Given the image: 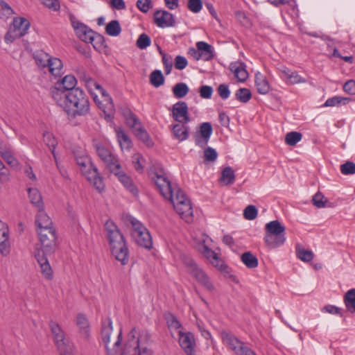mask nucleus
I'll list each match as a JSON object with an SVG mask.
<instances>
[{"label": "nucleus", "instance_id": "obj_7", "mask_svg": "<svg viewBox=\"0 0 355 355\" xmlns=\"http://www.w3.org/2000/svg\"><path fill=\"white\" fill-rule=\"evenodd\" d=\"M112 322L110 317L102 320L101 336L105 345L107 355H118L121 350L122 332L121 329L117 335L116 340L110 343V336L112 332Z\"/></svg>", "mask_w": 355, "mask_h": 355}, {"label": "nucleus", "instance_id": "obj_47", "mask_svg": "<svg viewBox=\"0 0 355 355\" xmlns=\"http://www.w3.org/2000/svg\"><path fill=\"white\" fill-rule=\"evenodd\" d=\"M302 138V135L298 132H291L286 135L285 141L289 146H295Z\"/></svg>", "mask_w": 355, "mask_h": 355}, {"label": "nucleus", "instance_id": "obj_61", "mask_svg": "<svg viewBox=\"0 0 355 355\" xmlns=\"http://www.w3.org/2000/svg\"><path fill=\"white\" fill-rule=\"evenodd\" d=\"M188 64L187 59L182 55H177L175 58L174 66L176 69L182 70Z\"/></svg>", "mask_w": 355, "mask_h": 355}, {"label": "nucleus", "instance_id": "obj_2", "mask_svg": "<svg viewBox=\"0 0 355 355\" xmlns=\"http://www.w3.org/2000/svg\"><path fill=\"white\" fill-rule=\"evenodd\" d=\"M40 243V248H36L35 258L36 259L40 272L47 280L53 278V272L49 262L48 256L53 254L57 248V234L55 229H43L37 230Z\"/></svg>", "mask_w": 355, "mask_h": 355}, {"label": "nucleus", "instance_id": "obj_54", "mask_svg": "<svg viewBox=\"0 0 355 355\" xmlns=\"http://www.w3.org/2000/svg\"><path fill=\"white\" fill-rule=\"evenodd\" d=\"M340 171L344 175H352L355 173V163L347 161L340 166Z\"/></svg>", "mask_w": 355, "mask_h": 355}, {"label": "nucleus", "instance_id": "obj_57", "mask_svg": "<svg viewBox=\"0 0 355 355\" xmlns=\"http://www.w3.org/2000/svg\"><path fill=\"white\" fill-rule=\"evenodd\" d=\"M187 7L191 12L194 13L199 12L202 7L201 0H189Z\"/></svg>", "mask_w": 355, "mask_h": 355}, {"label": "nucleus", "instance_id": "obj_38", "mask_svg": "<svg viewBox=\"0 0 355 355\" xmlns=\"http://www.w3.org/2000/svg\"><path fill=\"white\" fill-rule=\"evenodd\" d=\"M172 91L175 98H182L188 94L189 89L186 83H179L173 87Z\"/></svg>", "mask_w": 355, "mask_h": 355}, {"label": "nucleus", "instance_id": "obj_16", "mask_svg": "<svg viewBox=\"0 0 355 355\" xmlns=\"http://www.w3.org/2000/svg\"><path fill=\"white\" fill-rule=\"evenodd\" d=\"M213 128L211 123L204 122L200 124L199 131L194 135V140L196 145L200 148L205 147L211 137Z\"/></svg>", "mask_w": 355, "mask_h": 355}, {"label": "nucleus", "instance_id": "obj_27", "mask_svg": "<svg viewBox=\"0 0 355 355\" xmlns=\"http://www.w3.org/2000/svg\"><path fill=\"white\" fill-rule=\"evenodd\" d=\"M255 85L257 92L261 94H266L270 90V85L266 76L260 72L255 73Z\"/></svg>", "mask_w": 355, "mask_h": 355}, {"label": "nucleus", "instance_id": "obj_6", "mask_svg": "<svg viewBox=\"0 0 355 355\" xmlns=\"http://www.w3.org/2000/svg\"><path fill=\"white\" fill-rule=\"evenodd\" d=\"M285 227L277 220H272L265 225L264 241L270 248L282 245L285 241Z\"/></svg>", "mask_w": 355, "mask_h": 355}, {"label": "nucleus", "instance_id": "obj_10", "mask_svg": "<svg viewBox=\"0 0 355 355\" xmlns=\"http://www.w3.org/2000/svg\"><path fill=\"white\" fill-rule=\"evenodd\" d=\"M49 328L53 335L55 345L60 352L71 353L73 350V345L66 337L60 325L54 320H50Z\"/></svg>", "mask_w": 355, "mask_h": 355}, {"label": "nucleus", "instance_id": "obj_28", "mask_svg": "<svg viewBox=\"0 0 355 355\" xmlns=\"http://www.w3.org/2000/svg\"><path fill=\"white\" fill-rule=\"evenodd\" d=\"M43 138H44V142L50 149V150L53 156L54 160L55 162V164H56L58 168H59V165H58V159H57V155H56L55 151V147L58 144L57 140L55 139V138L54 137L53 134H51L49 132H44Z\"/></svg>", "mask_w": 355, "mask_h": 355}, {"label": "nucleus", "instance_id": "obj_22", "mask_svg": "<svg viewBox=\"0 0 355 355\" xmlns=\"http://www.w3.org/2000/svg\"><path fill=\"white\" fill-rule=\"evenodd\" d=\"M47 67L49 71L55 78H61L64 74L62 62L58 58L51 57Z\"/></svg>", "mask_w": 355, "mask_h": 355}, {"label": "nucleus", "instance_id": "obj_36", "mask_svg": "<svg viewBox=\"0 0 355 355\" xmlns=\"http://www.w3.org/2000/svg\"><path fill=\"white\" fill-rule=\"evenodd\" d=\"M121 32V27L118 20H112L106 26L105 33L110 36H118L120 35Z\"/></svg>", "mask_w": 355, "mask_h": 355}, {"label": "nucleus", "instance_id": "obj_9", "mask_svg": "<svg viewBox=\"0 0 355 355\" xmlns=\"http://www.w3.org/2000/svg\"><path fill=\"white\" fill-rule=\"evenodd\" d=\"M129 221L132 225V236L139 246L150 250L153 248L151 235L147 228L137 219L130 216Z\"/></svg>", "mask_w": 355, "mask_h": 355}, {"label": "nucleus", "instance_id": "obj_34", "mask_svg": "<svg viewBox=\"0 0 355 355\" xmlns=\"http://www.w3.org/2000/svg\"><path fill=\"white\" fill-rule=\"evenodd\" d=\"M117 140L121 149L130 150L132 148V141L128 135L121 128L116 130Z\"/></svg>", "mask_w": 355, "mask_h": 355}, {"label": "nucleus", "instance_id": "obj_49", "mask_svg": "<svg viewBox=\"0 0 355 355\" xmlns=\"http://www.w3.org/2000/svg\"><path fill=\"white\" fill-rule=\"evenodd\" d=\"M151 44L150 37L146 33L141 34L136 42L137 46L140 49H145Z\"/></svg>", "mask_w": 355, "mask_h": 355}, {"label": "nucleus", "instance_id": "obj_51", "mask_svg": "<svg viewBox=\"0 0 355 355\" xmlns=\"http://www.w3.org/2000/svg\"><path fill=\"white\" fill-rule=\"evenodd\" d=\"M162 56V63L164 67L165 72L168 75L171 73L173 67L172 57L169 54L161 52Z\"/></svg>", "mask_w": 355, "mask_h": 355}, {"label": "nucleus", "instance_id": "obj_31", "mask_svg": "<svg viewBox=\"0 0 355 355\" xmlns=\"http://www.w3.org/2000/svg\"><path fill=\"white\" fill-rule=\"evenodd\" d=\"M28 193L31 204L35 205L38 209L44 208L42 196L37 189L29 188Z\"/></svg>", "mask_w": 355, "mask_h": 355}, {"label": "nucleus", "instance_id": "obj_24", "mask_svg": "<svg viewBox=\"0 0 355 355\" xmlns=\"http://www.w3.org/2000/svg\"><path fill=\"white\" fill-rule=\"evenodd\" d=\"M174 137L180 141L187 140L189 135V128L186 124L176 123L172 126Z\"/></svg>", "mask_w": 355, "mask_h": 355}, {"label": "nucleus", "instance_id": "obj_19", "mask_svg": "<svg viewBox=\"0 0 355 355\" xmlns=\"http://www.w3.org/2000/svg\"><path fill=\"white\" fill-rule=\"evenodd\" d=\"M9 230L8 225L0 220V252L6 256L10 252Z\"/></svg>", "mask_w": 355, "mask_h": 355}, {"label": "nucleus", "instance_id": "obj_26", "mask_svg": "<svg viewBox=\"0 0 355 355\" xmlns=\"http://www.w3.org/2000/svg\"><path fill=\"white\" fill-rule=\"evenodd\" d=\"M92 145L98 156L103 162L106 161L107 159L114 155L108 148L105 147L97 139H94L92 141Z\"/></svg>", "mask_w": 355, "mask_h": 355}, {"label": "nucleus", "instance_id": "obj_14", "mask_svg": "<svg viewBox=\"0 0 355 355\" xmlns=\"http://www.w3.org/2000/svg\"><path fill=\"white\" fill-rule=\"evenodd\" d=\"M173 119L179 123L187 124L191 121L189 108L186 102L178 101L169 108Z\"/></svg>", "mask_w": 355, "mask_h": 355}, {"label": "nucleus", "instance_id": "obj_41", "mask_svg": "<svg viewBox=\"0 0 355 355\" xmlns=\"http://www.w3.org/2000/svg\"><path fill=\"white\" fill-rule=\"evenodd\" d=\"M150 83L155 87H159L164 83V76L160 70H154L150 75Z\"/></svg>", "mask_w": 355, "mask_h": 355}, {"label": "nucleus", "instance_id": "obj_17", "mask_svg": "<svg viewBox=\"0 0 355 355\" xmlns=\"http://www.w3.org/2000/svg\"><path fill=\"white\" fill-rule=\"evenodd\" d=\"M154 21L160 28L172 27L175 25L173 15L166 10H159L155 12Z\"/></svg>", "mask_w": 355, "mask_h": 355}, {"label": "nucleus", "instance_id": "obj_60", "mask_svg": "<svg viewBox=\"0 0 355 355\" xmlns=\"http://www.w3.org/2000/svg\"><path fill=\"white\" fill-rule=\"evenodd\" d=\"M289 84L304 83L306 80L301 77L296 71H292L288 79L286 80Z\"/></svg>", "mask_w": 355, "mask_h": 355}, {"label": "nucleus", "instance_id": "obj_58", "mask_svg": "<svg viewBox=\"0 0 355 355\" xmlns=\"http://www.w3.org/2000/svg\"><path fill=\"white\" fill-rule=\"evenodd\" d=\"M136 5L137 8L144 13H146L153 6L151 0H137Z\"/></svg>", "mask_w": 355, "mask_h": 355}, {"label": "nucleus", "instance_id": "obj_52", "mask_svg": "<svg viewBox=\"0 0 355 355\" xmlns=\"http://www.w3.org/2000/svg\"><path fill=\"white\" fill-rule=\"evenodd\" d=\"M257 209L254 205H248L243 211V216L247 220H254L257 216Z\"/></svg>", "mask_w": 355, "mask_h": 355}, {"label": "nucleus", "instance_id": "obj_29", "mask_svg": "<svg viewBox=\"0 0 355 355\" xmlns=\"http://www.w3.org/2000/svg\"><path fill=\"white\" fill-rule=\"evenodd\" d=\"M76 325L79 328L80 333L86 338L89 336V324L86 316L83 313H78L76 316Z\"/></svg>", "mask_w": 355, "mask_h": 355}, {"label": "nucleus", "instance_id": "obj_40", "mask_svg": "<svg viewBox=\"0 0 355 355\" xmlns=\"http://www.w3.org/2000/svg\"><path fill=\"white\" fill-rule=\"evenodd\" d=\"M51 56L43 51H37L34 55L36 64L42 68L46 67L51 59Z\"/></svg>", "mask_w": 355, "mask_h": 355}, {"label": "nucleus", "instance_id": "obj_37", "mask_svg": "<svg viewBox=\"0 0 355 355\" xmlns=\"http://www.w3.org/2000/svg\"><path fill=\"white\" fill-rule=\"evenodd\" d=\"M242 262L248 268H254L258 266L257 258L250 252H246L241 255Z\"/></svg>", "mask_w": 355, "mask_h": 355}, {"label": "nucleus", "instance_id": "obj_33", "mask_svg": "<svg viewBox=\"0 0 355 355\" xmlns=\"http://www.w3.org/2000/svg\"><path fill=\"white\" fill-rule=\"evenodd\" d=\"M343 301L347 310L350 313H355V288L347 291L344 295Z\"/></svg>", "mask_w": 355, "mask_h": 355}, {"label": "nucleus", "instance_id": "obj_32", "mask_svg": "<svg viewBox=\"0 0 355 355\" xmlns=\"http://www.w3.org/2000/svg\"><path fill=\"white\" fill-rule=\"evenodd\" d=\"M111 173L115 175L118 171L121 170V166L116 155L114 154L110 157L103 162Z\"/></svg>", "mask_w": 355, "mask_h": 355}, {"label": "nucleus", "instance_id": "obj_4", "mask_svg": "<svg viewBox=\"0 0 355 355\" xmlns=\"http://www.w3.org/2000/svg\"><path fill=\"white\" fill-rule=\"evenodd\" d=\"M104 228L112 254L123 266L126 265L129 261V250L124 236L112 220H107Z\"/></svg>", "mask_w": 355, "mask_h": 355}, {"label": "nucleus", "instance_id": "obj_62", "mask_svg": "<svg viewBox=\"0 0 355 355\" xmlns=\"http://www.w3.org/2000/svg\"><path fill=\"white\" fill-rule=\"evenodd\" d=\"M94 46V47L96 48H101L106 46L105 45V37L98 33L94 34V36L93 37V43H92Z\"/></svg>", "mask_w": 355, "mask_h": 355}, {"label": "nucleus", "instance_id": "obj_35", "mask_svg": "<svg viewBox=\"0 0 355 355\" xmlns=\"http://www.w3.org/2000/svg\"><path fill=\"white\" fill-rule=\"evenodd\" d=\"M143 336L145 337L146 340L150 339V334L148 332H144V334L141 335L140 338H137V346L134 348V353L131 355H153L152 351L148 349L146 347H140L139 342Z\"/></svg>", "mask_w": 355, "mask_h": 355}, {"label": "nucleus", "instance_id": "obj_13", "mask_svg": "<svg viewBox=\"0 0 355 355\" xmlns=\"http://www.w3.org/2000/svg\"><path fill=\"white\" fill-rule=\"evenodd\" d=\"M77 80L73 75H67L62 79H59L50 89V94L53 99H55V94H68L73 89H76Z\"/></svg>", "mask_w": 355, "mask_h": 355}, {"label": "nucleus", "instance_id": "obj_11", "mask_svg": "<svg viewBox=\"0 0 355 355\" xmlns=\"http://www.w3.org/2000/svg\"><path fill=\"white\" fill-rule=\"evenodd\" d=\"M223 343L236 355L252 354V349L231 333L222 331L220 334Z\"/></svg>", "mask_w": 355, "mask_h": 355}, {"label": "nucleus", "instance_id": "obj_44", "mask_svg": "<svg viewBox=\"0 0 355 355\" xmlns=\"http://www.w3.org/2000/svg\"><path fill=\"white\" fill-rule=\"evenodd\" d=\"M12 26L17 29L23 31L24 33H27V31L30 27V23L28 19L24 17L14 18Z\"/></svg>", "mask_w": 355, "mask_h": 355}, {"label": "nucleus", "instance_id": "obj_30", "mask_svg": "<svg viewBox=\"0 0 355 355\" xmlns=\"http://www.w3.org/2000/svg\"><path fill=\"white\" fill-rule=\"evenodd\" d=\"M235 178L234 171L232 167L227 166L223 169L218 181L224 185H230L234 182Z\"/></svg>", "mask_w": 355, "mask_h": 355}, {"label": "nucleus", "instance_id": "obj_55", "mask_svg": "<svg viewBox=\"0 0 355 355\" xmlns=\"http://www.w3.org/2000/svg\"><path fill=\"white\" fill-rule=\"evenodd\" d=\"M297 257L303 261L309 262L313 259V254L311 250L302 249L297 250Z\"/></svg>", "mask_w": 355, "mask_h": 355}, {"label": "nucleus", "instance_id": "obj_43", "mask_svg": "<svg viewBox=\"0 0 355 355\" xmlns=\"http://www.w3.org/2000/svg\"><path fill=\"white\" fill-rule=\"evenodd\" d=\"M134 131L136 137L148 146L153 145L149 134L144 128L139 127L138 128H135Z\"/></svg>", "mask_w": 355, "mask_h": 355}, {"label": "nucleus", "instance_id": "obj_59", "mask_svg": "<svg viewBox=\"0 0 355 355\" xmlns=\"http://www.w3.org/2000/svg\"><path fill=\"white\" fill-rule=\"evenodd\" d=\"M166 319L169 327L173 328L175 329H178L182 327L181 323L173 314H168Z\"/></svg>", "mask_w": 355, "mask_h": 355}, {"label": "nucleus", "instance_id": "obj_53", "mask_svg": "<svg viewBox=\"0 0 355 355\" xmlns=\"http://www.w3.org/2000/svg\"><path fill=\"white\" fill-rule=\"evenodd\" d=\"M218 157L216 150L211 147H207L204 150L205 162H215Z\"/></svg>", "mask_w": 355, "mask_h": 355}, {"label": "nucleus", "instance_id": "obj_12", "mask_svg": "<svg viewBox=\"0 0 355 355\" xmlns=\"http://www.w3.org/2000/svg\"><path fill=\"white\" fill-rule=\"evenodd\" d=\"M93 87L98 89L101 93L102 96L103 97V102L97 101L96 98H94V99L96 103L97 104L98 107L103 112L105 119L107 121H111L114 118L115 113V108L112 98L106 92L103 87L97 82Z\"/></svg>", "mask_w": 355, "mask_h": 355}, {"label": "nucleus", "instance_id": "obj_39", "mask_svg": "<svg viewBox=\"0 0 355 355\" xmlns=\"http://www.w3.org/2000/svg\"><path fill=\"white\" fill-rule=\"evenodd\" d=\"M26 34L12 26L5 35L4 40L7 44L12 43L16 39L23 37Z\"/></svg>", "mask_w": 355, "mask_h": 355}, {"label": "nucleus", "instance_id": "obj_50", "mask_svg": "<svg viewBox=\"0 0 355 355\" xmlns=\"http://www.w3.org/2000/svg\"><path fill=\"white\" fill-rule=\"evenodd\" d=\"M312 202L316 207L323 208L326 207L328 200L320 192H318L313 196Z\"/></svg>", "mask_w": 355, "mask_h": 355}, {"label": "nucleus", "instance_id": "obj_8", "mask_svg": "<svg viewBox=\"0 0 355 355\" xmlns=\"http://www.w3.org/2000/svg\"><path fill=\"white\" fill-rule=\"evenodd\" d=\"M181 259L187 268V272L191 275L198 284L208 291L211 292L214 290V286L209 276L191 257L187 255H182Z\"/></svg>", "mask_w": 355, "mask_h": 355}, {"label": "nucleus", "instance_id": "obj_42", "mask_svg": "<svg viewBox=\"0 0 355 355\" xmlns=\"http://www.w3.org/2000/svg\"><path fill=\"white\" fill-rule=\"evenodd\" d=\"M0 155L6 163L12 167H17L19 162L16 158L14 157L12 152L8 149H1Z\"/></svg>", "mask_w": 355, "mask_h": 355}, {"label": "nucleus", "instance_id": "obj_20", "mask_svg": "<svg viewBox=\"0 0 355 355\" xmlns=\"http://www.w3.org/2000/svg\"><path fill=\"white\" fill-rule=\"evenodd\" d=\"M35 224L37 226V230L43 229H55L53 227L51 219L45 213L44 209H38V213L36 215Z\"/></svg>", "mask_w": 355, "mask_h": 355}, {"label": "nucleus", "instance_id": "obj_3", "mask_svg": "<svg viewBox=\"0 0 355 355\" xmlns=\"http://www.w3.org/2000/svg\"><path fill=\"white\" fill-rule=\"evenodd\" d=\"M55 103L62 107L67 114L73 117L85 116L89 113L90 103L89 96L81 89L77 88L68 94L57 93Z\"/></svg>", "mask_w": 355, "mask_h": 355}, {"label": "nucleus", "instance_id": "obj_5", "mask_svg": "<svg viewBox=\"0 0 355 355\" xmlns=\"http://www.w3.org/2000/svg\"><path fill=\"white\" fill-rule=\"evenodd\" d=\"M74 158L76 164L80 166L82 174L87 181L92 184L98 193L104 191L105 187L103 179L90 158L83 153L81 154L74 153Z\"/></svg>", "mask_w": 355, "mask_h": 355}, {"label": "nucleus", "instance_id": "obj_1", "mask_svg": "<svg viewBox=\"0 0 355 355\" xmlns=\"http://www.w3.org/2000/svg\"><path fill=\"white\" fill-rule=\"evenodd\" d=\"M159 191L163 197L168 200L176 212L187 222L192 220L193 209L191 201L185 193L177 187H173L168 178L163 174L162 169L150 173Z\"/></svg>", "mask_w": 355, "mask_h": 355}, {"label": "nucleus", "instance_id": "obj_64", "mask_svg": "<svg viewBox=\"0 0 355 355\" xmlns=\"http://www.w3.org/2000/svg\"><path fill=\"white\" fill-rule=\"evenodd\" d=\"M343 89L345 92L351 95L355 94V80H350L347 81L343 85Z\"/></svg>", "mask_w": 355, "mask_h": 355}, {"label": "nucleus", "instance_id": "obj_18", "mask_svg": "<svg viewBox=\"0 0 355 355\" xmlns=\"http://www.w3.org/2000/svg\"><path fill=\"white\" fill-rule=\"evenodd\" d=\"M72 26L76 35L82 41L87 43H93L95 32L78 21H72Z\"/></svg>", "mask_w": 355, "mask_h": 355}, {"label": "nucleus", "instance_id": "obj_48", "mask_svg": "<svg viewBox=\"0 0 355 355\" xmlns=\"http://www.w3.org/2000/svg\"><path fill=\"white\" fill-rule=\"evenodd\" d=\"M124 115L127 125L131 128H135L136 125L140 123L139 119L130 110L128 109L124 112Z\"/></svg>", "mask_w": 355, "mask_h": 355}, {"label": "nucleus", "instance_id": "obj_25", "mask_svg": "<svg viewBox=\"0 0 355 355\" xmlns=\"http://www.w3.org/2000/svg\"><path fill=\"white\" fill-rule=\"evenodd\" d=\"M196 47L202 54V58L205 61H209L213 59L214 56V48L211 45L205 42H198Z\"/></svg>", "mask_w": 355, "mask_h": 355}, {"label": "nucleus", "instance_id": "obj_15", "mask_svg": "<svg viewBox=\"0 0 355 355\" xmlns=\"http://www.w3.org/2000/svg\"><path fill=\"white\" fill-rule=\"evenodd\" d=\"M179 343L187 355H196L195 347L196 346L194 335L190 332L178 331Z\"/></svg>", "mask_w": 355, "mask_h": 355}, {"label": "nucleus", "instance_id": "obj_23", "mask_svg": "<svg viewBox=\"0 0 355 355\" xmlns=\"http://www.w3.org/2000/svg\"><path fill=\"white\" fill-rule=\"evenodd\" d=\"M114 175L118 178L119 180L123 184V185L132 194H138V189L137 187L134 184L131 178L125 172L121 170L115 173Z\"/></svg>", "mask_w": 355, "mask_h": 355}, {"label": "nucleus", "instance_id": "obj_21", "mask_svg": "<svg viewBox=\"0 0 355 355\" xmlns=\"http://www.w3.org/2000/svg\"><path fill=\"white\" fill-rule=\"evenodd\" d=\"M229 69L234 74L239 81L244 82L248 78V73L243 62H232L230 64Z\"/></svg>", "mask_w": 355, "mask_h": 355}, {"label": "nucleus", "instance_id": "obj_45", "mask_svg": "<svg viewBox=\"0 0 355 355\" xmlns=\"http://www.w3.org/2000/svg\"><path fill=\"white\" fill-rule=\"evenodd\" d=\"M199 250L207 259H209L213 264H215V263L218 261L217 254L209 248L206 245H201L200 246Z\"/></svg>", "mask_w": 355, "mask_h": 355}, {"label": "nucleus", "instance_id": "obj_46", "mask_svg": "<svg viewBox=\"0 0 355 355\" xmlns=\"http://www.w3.org/2000/svg\"><path fill=\"white\" fill-rule=\"evenodd\" d=\"M235 96L238 101L245 103L250 100L252 97V93L248 88H240L236 92Z\"/></svg>", "mask_w": 355, "mask_h": 355}, {"label": "nucleus", "instance_id": "obj_63", "mask_svg": "<svg viewBox=\"0 0 355 355\" xmlns=\"http://www.w3.org/2000/svg\"><path fill=\"white\" fill-rule=\"evenodd\" d=\"M217 91L220 97L224 100L228 98L230 95L229 87L225 84L220 85L217 89Z\"/></svg>", "mask_w": 355, "mask_h": 355}, {"label": "nucleus", "instance_id": "obj_56", "mask_svg": "<svg viewBox=\"0 0 355 355\" xmlns=\"http://www.w3.org/2000/svg\"><path fill=\"white\" fill-rule=\"evenodd\" d=\"M78 76L80 80L85 82L87 87H92L96 85V82L93 78H92L85 71H80L78 73Z\"/></svg>", "mask_w": 355, "mask_h": 355}]
</instances>
